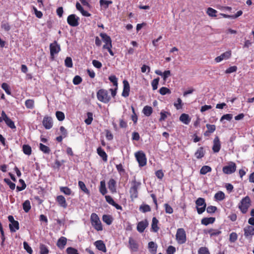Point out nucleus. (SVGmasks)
<instances>
[{"mask_svg":"<svg viewBox=\"0 0 254 254\" xmlns=\"http://www.w3.org/2000/svg\"><path fill=\"white\" fill-rule=\"evenodd\" d=\"M90 222L93 227L97 231L103 230V226L98 215L92 213L90 216Z\"/></svg>","mask_w":254,"mask_h":254,"instance_id":"obj_1","label":"nucleus"},{"mask_svg":"<svg viewBox=\"0 0 254 254\" xmlns=\"http://www.w3.org/2000/svg\"><path fill=\"white\" fill-rule=\"evenodd\" d=\"M251 205V200L249 196L243 198L239 204L238 207L243 214H246Z\"/></svg>","mask_w":254,"mask_h":254,"instance_id":"obj_2","label":"nucleus"},{"mask_svg":"<svg viewBox=\"0 0 254 254\" xmlns=\"http://www.w3.org/2000/svg\"><path fill=\"white\" fill-rule=\"evenodd\" d=\"M141 185V183L134 180L132 181L131 187L129 190V193L131 200L138 197V189Z\"/></svg>","mask_w":254,"mask_h":254,"instance_id":"obj_3","label":"nucleus"},{"mask_svg":"<svg viewBox=\"0 0 254 254\" xmlns=\"http://www.w3.org/2000/svg\"><path fill=\"white\" fill-rule=\"evenodd\" d=\"M176 239L177 243L180 245L185 244L186 242V233L184 229L179 228L177 229L176 234Z\"/></svg>","mask_w":254,"mask_h":254,"instance_id":"obj_4","label":"nucleus"},{"mask_svg":"<svg viewBox=\"0 0 254 254\" xmlns=\"http://www.w3.org/2000/svg\"><path fill=\"white\" fill-rule=\"evenodd\" d=\"M97 99L101 102L107 103L110 99V96L109 95L108 91L105 89H100L97 93Z\"/></svg>","mask_w":254,"mask_h":254,"instance_id":"obj_5","label":"nucleus"},{"mask_svg":"<svg viewBox=\"0 0 254 254\" xmlns=\"http://www.w3.org/2000/svg\"><path fill=\"white\" fill-rule=\"evenodd\" d=\"M50 57L52 60H54L55 55L58 54L61 51L60 44L56 41L50 45Z\"/></svg>","mask_w":254,"mask_h":254,"instance_id":"obj_6","label":"nucleus"},{"mask_svg":"<svg viewBox=\"0 0 254 254\" xmlns=\"http://www.w3.org/2000/svg\"><path fill=\"white\" fill-rule=\"evenodd\" d=\"M196 209L199 214H202L206 209V204L205 199L202 197L198 198L195 201Z\"/></svg>","mask_w":254,"mask_h":254,"instance_id":"obj_7","label":"nucleus"},{"mask_svg":"<svg viewBox=\"0 0 254 254\" xmlns=\"http://www.w3.org/2000/svg\"><path fill=\"white\" fill-rule=\"evenodd\" d=\"M236 164L233 162H230L228 164L222 168L223 172L225 174H231L236 170Z\"/></svg>","mask_w":254,"mask_h":254,"instance_id":"obj_8","label":"nucleus"},{"mask_svg":"<svg viewBox=\"0 0 254 254\" xmlns=\"http://www.w3.org/2000/svg\"><path fill=\"white\" fill-rule=\"evenodd\" d=\"M79 18L74 14L69 15L67 18V23L72 27L77 26L79 24Z\"/></svg>","mask_w":254,"mask_h":254,"instance_id":"obj_9","label":"nucleus"},{"mask_svg":"<svg viewBox=\"0 0 254 254\" xmlns=\"http://www.w3.org/2000/svg\"><path fill=\"white\" fill-rule=\"evenodd\" d=\"M100 36L101 37L103 41L105 43V44L103 47V49H105L112 46V40L109 36L107 35L106 33H101L100 34Z\"/></svg>","mask_w":254,"mask_h":254,"instance_id":"obj_10","label":"nucleus"},{"mask_svg":"<svg viewBox=\"0 0 254 254\" xmlns=\"http://www.w3.org/2000/svg\"><path fill=\"white\" fill-rule=\"evenodd\" d=\"M244 236L246 238L252 239L254 236V227L252 226L248 225L244 228Z\"/></svg>","mask_w":254,"mask_h":254,"instance_id":"obj_11","label":"nucleus"},{"mask_svg":"<svg viewBox=\"0 0 254 254\" xmlns=\"http://www.w3.org/2000/svg\"><path fill=\"white\" fill-rule=\"evenodd\" d=\"M42 124L44 127L47 129L51 128L53 125L52 118L49 116H45L44 117Z\"/></svg>","mask_w":254,"mask_h":254,"instance_id":"obj_12","label":"nucleus"},{"mask_svg":"<svg viewBox=\"0 0 254 254\" xmlns=\"http://www.w3.org/2000/svg\"><path fill=\"white\" fill-rule=\"evenodd\" d=\"M148 226V222L147 219H144L137 223L136 229L139 233H142Z\"/></svg>","mask_w":254,"mask_h":254,"instance_id":"obj_13","label":"nucleus"},{"mask_svg":"<svg viewBox=\"0 0 254 254\" xmlns=\"http://www.w3.org/2000/svg\"><path fill=\"white\" fill-rule=\"evenodd\" d=\"M231 56V51H228L222 54L220 56L217 57L215 59L216 63H220L223 60L229 59Z\"/></svg>","mask_w":254,"mask_h":254,"instance_id":"obj_14","label":"nucleus"},{"mask_svg":"<svg viewBox=\"0 0 254 254\" xmlns=\"http://www.w3.org/2000/svg\"><path fill=\"white\" fill-rule=\"evenodd\" d=\"M129 248L132 252H137L138 250V245L136 240L131 237L129 238L128 240Z\"/></svg>","mask_w":254,"mask_h":254,"instance_id":"obj_15","label":"nucleus"},{"mask_svg":"<svg viewBox=\"0 0 254 254\" xmlns=\"http://www.w3.org/2000/svg\"><path fill=\"white\" fill-rule=\"evenodd\" d=\"M56 200L59 205L60 206L63 207L64 208H66L67 207V204L66 203L65 197L63 195H60L57 196Z\"/></svg>","mask_w":254,"mask_h":254,"instance_id":"obj_16","label":"nucleus"},{"mask_svg":"<svg viewBox=\"0 0 254 254\" xmlns=\"http://www.w3.org/2000/svg\"><path fill=\"white\" fill-rule=\"evenodd\" d=\"M221 148V144L219 138L218 136H216L213 140V144L212 150L214 152H218Z\"/></svg>","mask_w":254,"mask_h":254,"instance_id":"obj_17","label":"nucleus"},{"mask_svg":"<svg viewBox=\"0 0 254 254\" xmlns=\"http://www.w3.org/2000/svg\"><path fill=\"white\" fill-rule=\"evenodd\" d=\"M123 84L124 89L122 95L123 97H127L129 95V92L130 91L129 84L127 80H124Z\"/></svg>","mask_w":254,"mask_h":254,"instance_id":"obj_18","label":"nucleus"},{"mask_svg":"<svg viewBox=\"0 0 254 254\" xmlns=\"http://www.w3.org/2000/svg\"><path fill=\"white\" fill-rule=\"evenodd\" d=\"M96 248L99 251L104 253L107 252V249L105 244L102 240H98L94 243Z\"/></svg>","mask_w":254,"mask_h":254,"instance_id":"obj_19","label":"nucleus"},{"mask_svg":"<svg viewBox=\"0 0 254 254\" xmlns=\"http://www.w3.org/2000/svg\"><path fill=\"white\" fill-rule=\"evenodd\" d=\"M158 220L155 217H153L151 223V231L155 233L158 231L159 230V227L158 226Z\"/></svg>","mask_w":254,"mask_h":254,"instance_id":"obj_20","label":"nucleus"},{"mask_svg":"<svg viewBox=\"0 0 254 254\" xmlns=\"http://www.w3.org/2000/svg\"><path fill=\"white\" fill-rule=\"evenodd\" d=\"M179 120L185 125H189L191 121L189 115L185 113H183L180 116Z\"/></svg>","mask_w":254,"mask_h":254,"instance_id":"obj_21","label":"nucleus"},{"mask_svg":"<svg viewBox=\"0 0 254 254\" xmlns=\"http://www.w3.org/2000/svg\"><path fill=\"white\" fill-rule=\"evenodd\" d=\"M67 239L64 237H61L57 241V245L60 249H63L66 244Z\"/></svg>","mask_w":254,"mask_h":254,"instance_id":"obj_22","label":"nucleus"},{"mask_svg":"<svg viewBox=\"0 0 254 254\" xmlns=\"http://www.w3.org/2000/svg\"><path fill=\"white\" fill-rule=\"evenodd\" d=\"M9 228L11 232H15L19 229V223L17 221L15 220L9 224Z\"/></svg>","mask_w":254,"mask_h":254,"instance_id":"obj_23","label":"nucleus"},{"mask_svg":"<svg viewBox=\"0 0 254 254\" xmlns=\"http://www.w3.org/2000/svg\"><path fill=\"white\" fill-rule=\"evenodd\" d=\"M108 188L113 192H116V182L113 179H111L108 182Z\"/></svg>","mask_w":254,"mask_h":254,"instance_id":"obj_24","label":"nucleus"},{"mask_svg":"<svg viewBox=\"0 0 254 254\" xmlns=\"http://www.w3.org/2000/svg\"><path fill=\"white\" fill-rule=\"evenodd\" d=\"M215 221V217H204L201 220V223L207 226L210 224H213Z\"/></svg>","mask_w":254,"mask_h":254,"instance_id":"obj_25","label":"nucleus"},{"mask_svg":"<svg viewBox=\"0 0 254 254\" xmlns=\"http://www.w3.org/2000/svg\"><path fill=\"white\" fill-rule=\"evenodd\" d=\"M76 8L81 13L83 16L89 17L91 15V14L88 11L84 10L81 4L78 2L76 3Z\"/></svg>","mask_w":254,"mask_h":254,"instance_id":"obj_26","label":"nucleus"},{"mask_svg":"<svg viewBox=\"0 0 254 254\" xmlns=\"http://www.w3.org/2000/svg\"><path fill=\"white\" fill-rule=\"evenodd\" d=\"M99 3L101 8L105 10L108 8L110 4L113 3V1L108 0H100Z\"/></svg>","mask_w":254,"mask_h":254,"instance_id":"obj_27","label":"nucleus"},{"mask_svg":"<svg viewBox=\"0 0 254 254\" xmlns=\"http://www.w3.org/2000/svg\"><path fill=\"white\" fill-rule=\"evenodd\" d=\"M78 187L80 189L86 194H90L89 190L86 188L84 183L81 181H78Z\"/></svg>","mask_w":254,"mask_h":254,"instance_id":"obj_28","label":"nucleus"},{"mask_svg":"<svg viewBox=\"0 0 254 254\" xmlns=\"http://www.w3.org/2000/svg\"><path fill=\"white\" fill-rule=\"evenodd\" d=\"M99 191L103 195H105L107 193V190L106 187V183L105 181H101L100 182Z\"/></svg>","mask_w":254,"mask_h":254,"instance_id":"obj_29","label":"nucleus"},{"mask_svg":"<svg viewBox=\"0 0 254 254\" xmlns=\"http://www.w3.org/2000/svg\"><path fill=\"white\" fill-rule=\"evenodd\" d=\"M153 110L151 107L149 106H145L142 110L143 113L147 117L150 116L152 113Z\"/></svg>","mask_w":254,"mask_h":254,"instance_id":"obj_30","label":"nucleus"},{"mask_svg":"<svg viewBox=\"0 0 254 254\" xmlns=\"http://www.w3.org/2000/svg\"><path fill=\"white\" fill-rule=\"evenodd\" d=\"M183 103L182 99L180 98H178L176 101V102H174V106L175 108L179 110L182 109L183 107Z\"/></svg>","mask_w":254,"mask_h":254,"instance_id":"obj_31","label":"nucleus"},{"mask_svg":"<svg viewBox=\"0 0 254 254\" xmlns=\"http://www.w3.org/2000/svg\"><path fill=\"white\" fill-rule=\"evenodd\" d=\"M225 193L223 192L219 191L215 193L214 198L216 200L221 201L225 198Z\"/></svg>","mask_w":254,"mask_h":254,"instance_id":"obj_32","label":"nucleus"},{"mask_svg":"<svg viewBox=\"0 0 254 254\" xmlns=\"http://www.w3.org/2000/svg\"><path fill=\"white\" fill-rule=\"evenodd\" d=\"M23 209L25 212H28L30 210L31 207L30 202L29 200H25L22 204Z\"/></svg>","mask_w":254,"mask_h":254,"instance_id":"obj_33","label":"nucleus"},{"mask_svg":"<svg viewBox=\"0 0 254 254\" xmlns=\"http://www.w3.org/2000/svg\"><path fill=\"white\" fill-rule=\"evenodd\" d=\"M25 105L27 109H33L34 108V101L33 99H27L25 101Z\"/></svg>","mask_w":254,"mask_h":254,"instance_id":"obj_34","label":"nucleus"},{"mask_svg":"<svg viewBox=\"0 0 254 254\" xmlns=\"http://www.w3.org/2000/svg\"><path fill=\"white\" fill-rule=\"evenodd\" d=\"M102 220L103 222L109 225H111L113 221L112 217L109 215H104L102 217Z\"/></svg>","mask_w":254,"mask_h":254,"instance_id":"obj_35","label":"nucleus"},{"mask_svg":"<svg viewBox=\"0 0 254 254\" xmlns=\"http://www.w3.org/2000/svg\"><path fill=\"white\" fill-rule=\"evenodd\" d=\"M207 233H208L210 237L218 236L221 234V231L219 230L210 229L207 230Z\"/></svg>","mask_w":254,"mask_h":254,"instance_id":"obj_36","label":"nucleus"},{"mask_svg":"<svg viewBox=\"0 0 254 254\" xmlns=\"http://www.w3.org/2000/svg\"><path fill=\"white\" fill-rule=\"evenodd\" d=\"M60 190L61 192L67 195H70L72 192L71 189L67 187H61Z\"/></svg>","mask_w":254,"mask_h":254,"instance_id":"obj_37","label":"nucleus"},{"mask_svg":"<svg viewBox=\"0 0 254 254\" xmlns=\"http://www.w3.org/2000/svg\"><path fill=\"white\" fill-rule=\"evenodd\" d=\"M212 169L211 168L208 166H203L202 167L200 170V174L202 175H205L208 172H210Z\"/></svg>","mask_w":254,"mask_h":254,"instance_id":"obj_38","label":"nucleus"},{"mask_svg":"<svg viewBox=\"0 0 254 254\" xmlns=\"http://www.w3.org/2000/svg\"><path fill=\"white\" fill-rule=\"evenodd\" d=\"M148 248L151 249L150 252L152 254L156 253L157 246L153 242H150L148 243Z\"/></svg>","mask_w":254,"mask_h":254,"instance_id":"obj_39","label":"nucleus"},{"mask_svg":"<svg viewBox=\"0 0 254 254\" xmlns=\"http://www.w3.org/2000/svg\"><path fill=\"white\" fill-rule=\"evenodd\" d=\"M4 121L6 125L11 129H15L16 128L14 122L9 118H6Z\"/></svg>","mask_w":254,"mask_h":254,"instance_id":"obj_40","label":"nucleus"},{"mask_svg":"<svg viewBox=\"0 0 254 254\" xmlns=\"http://www.w3.org/2000/svg\"><path fill=\"white\" fill-rule=\"evenodd\" d=\"M204 152L203 148L201 147L199 148L195 153V157L197 158H201L203 157Z\"/></svg>","mask_w":254,"mask_h":254,"instance_id":"obj_41","label":"nucleus"},{"mask_svg":"<svg viewBox=\"0 0 254 254\" xmlns=\"http://www.w3.org/2000/svg\"><path fill=\"white\" fill-rule=\"evenodd\" d=\"M39 248L40 254H48L49 253V249L46 245L40 244Z\"/></svg>","mask_w":254,"mask_h":254,"instance_id":"obj_42","label":"nucleus"},{"mask_svg":"<svg viewBox=\"0 0 254 254\" xmlns=\"http://www.w3.org/2000/svg\"><path fill=\"white\" fill-rule=\"evenodd\" d=\"M206 13L209 16L216 17L217 11L211 7H208L207 9Z\"/></svg>","mask_w":254,"mask_h":254,"instance_id":"obj_43","label":"nucleus"},{"mask_svg":"<svg viewBox=\"0 0 254 254\" xmlns=\"http://www.w3.org/2000/svg\"><path fill=\"white\" fill-rule=\"evenodd\" d=\"M159 93L162 95H165L166 94H170L171 93V90L166 87H162L159 89Z\"/></svg>","mask_w":254,"mask_h":254,"instance_id":"obj_44","label":"nucleus"},{"mask_svg":"<svg viewBox=\"0 0 254 254\" xmlns=\"http://www.w3.org/2000/svg\"><path fill=\"white\" fill-rule=\"evenodd\" d=\"M139 210L143 213L149 212L151 211V208L148 204L141 205L139 207Z\"/></svg>","mask_w":254,"mask_h":254,"instance_id":"obj_45","label":"nucleus"},{"mask_svg":"<svg viewBox=\"0 0 254 254\" xmlns=\"http://www.w3.org/2000/svg\"><path fill=\"white\" fill-rule=\"evenodd\" d=\"M87 118L85 120L84 122L87 125H89L93 121V114L91 112H88L87 113Z\"/></svg>","mask_w":254,"mask_h":254,"instance_id":"obj_46","label":"nucleus"},{"mask_svg":"<svg viewBox=\"0 0 254 254\" xmlns=\"http://www.w3.org/2000/svg\"><path fill=\"white\" fill-rule=\"evenodd\" d=\"M22 150L25 154L30 155L31 153V148L29 145H23Z\"/></svg>","mask_w":254,"mask_h":254,"instance_id":"obj_47","label":"nucleus"},{"mask_svg":"<svg viewBox=\"0 0 254 254\" xmlns=\"http://www.w3.org/2000/svg\"><path fill=\"white\" fill-rule=\"evenodd\" d=\"M1 88L8 95H11V90L9 86L6 83H3L1 84Z\"/></svg>","mask_w":254,"mask_h":254,"instance_id":"obj_48","label":"nucleus"},{"mask_svg":"<svg viewBox=\"0 0 254 254\" xmlns=\"http://www.w3.org/2000/svg\"><path fill=\"white\" fill-rule=\"evenodd\" d=\"M97 153L98 155L102 158V159H106L107 154L104 150L102 149L101 147H98L97 148Z\"/></svg>","mask_w":254,"mask_h":254,"instance_id":"obj_49","label":"nucleus"},{"mask_svg":"<svg viewBox=\"0 0 254 254\" xmlns=\"http://www.w3.org/2000/svg\"><path fill=\"white\" fill-rule=\"evenodd\" d=\"M39 147L40 149L45 153H49L50 152L49 147L42 143H40Z\"/></svg>","mask_w":254,"mask_h":254,"instance_id":"obj_50","label":"nucleus"},{"mask_svg":"<svg viewBox=\"0 0 254 254\" xmlns=\"http://www.w3.org/2000/svg\"><path fill=\"white\" fill-rule=\"evenodd\" d=\"M238 239V235L236 232H232L229 236V241L231 243L235 242Z\"/></svg>","mask_w":254,"mask_h":254,"instance_id":"obj_51","label":"nucleus"},{"mask_svg":"<svg viewBox=\"0 0 254 254\" xmlns=\"http://www.w3.org/2000/svg\"><path fill=\"white\" fill-rule=\"evenodd\" d=\"M136 159H146L145 153L142 151H139L135 153Z\"/></svg>","mask_w":254,"mask_h":254,"instance_id":"obj_52","label":"nucleus"},{"mask_svg":"<svg viewBox=\"0 0 254 254\" xmlns=\"http://www.w3.org/2000/svg\"><path fill=\"white\" fill-rule=\"evenodd\" d=\"M65 65L67 67H72L73 63L72 59L70 57H66L64 61Z\"/></svg>","mask_w":254,"mask_h":254,"instance_id":"obj_53","label":"nucleus"},{"mask_svg":"<svg viewBox=\"0 0 254 254\" xmlns=\"http://www.w3.org/2000/svg\"><path fill=\"white\" fill-rule=\"evenodd\" d=\"M159 80L160 78L157 77L152 81L151 85L153 90H156L157 89Z\"/></svg>","mask_w":254,"mask_h":254,"instance_id":"obj_54","label":"nucleus"},{"mask_svg":"<svg viewBox=\"0 0 254 254\" xmlns=\"http://www.w3.org/2000/svg\"><path fill=\"white\" fill-rule=\"evenodd\" d=\"M56 116L57 119L60 121H62L64 119L65 116L63 112L61 111H57Z\"/></svg>","mask_w":254,"mask_h":254,"instance_id":"obj_55","label":"nucleus"},{"mask_svg":"<svg viewBox=\"0 0 254 254\" xmlns=\"http://www.w3.org/2000/svg\"><path fill=\"white\" fill-rule=\"evenodd\" d=\"M23 247L24 249L26 251V252L29 254H32L33 250L31 247L28 245V243L26 242H23Z\"/></svg>","mask_w":254,"mask_h":254,"instance_id":"obj_56","label":"nucleus"},{"mask_svg":"<svg viewBox=\"0 0 254 254\" xmlns=\"http://www.w3.org/2000/svg\"><path fill=\"white\" fill-rule=\"evenodd\" d=\"M4 182L6 183L7 185L9 186L10 189L13 190L15 188V184L12 183L9 179L5 178L4 179Z\"/></svg>","mask_w":254,"mask_h":254,"instance_id":"obj_57","label":"nucleus"},{"mask_svg":"<svg viewBox=\"0 0 254 254\" xmlns=\"http://www.w3.org/2000/svg\"><path fill=\"white\" fill-rule=\"evenodd\" d=\"M167 115H170V113H169V112L164 111H162L160 112V116H161V117H160V118L159 119V121L160 122L163 121H165V119L167 117Z\"/></svg>","mask_w":254,"mask_h":254,"instance_id":"obj_58","label":"nucleus"},{"mask_svg":"<svg viewBox=\"0 0 254 254\" xmlns=\"http://www.w3.org/2000/svg\"><path fill=\"white\" fill-rule=\"evenodd\" d=\"M67 254H79L78 251L72 247H68L66 249Z\"/></svg>","mask_w":254,"mask_h":254,"instance_id":"obj_59","label":"nucleus"},{"mask_svg":"<svg viewBox=\"0 0 254 254\" xmlns=\"http://www.w3.org/2000/svg\"><path fill=\"white\" fill-rule=\"evenodd\" d=\"M198 254H210L206 247H200L198 251Z\"/></svg>","mask_w":254,"mask_h":254,"instance_id":"obj_60","label":"nucleus"},{"mask_svg":"<svg viewBox=\"0 0 254 254\" xmlns=\"http://www.w3.org/2000/svg\"><path fill=\"white\" fill-rule=\"evenodd\" d=\"M217 207L215 206H208L205 209L207 213L211 214L214 213L217 210Z\"/></svg>","mask_w":254,"mask_h":254,"instance_id":"obj_61","label":"nucleus"},{"mask_svg":"<svg viewBox=\"0 0 254 254\" xmlns=\"http://www.w3.org/2000/svg\"><path fill=\"white\" fill-rule=\"evenodd\" d=\"M82 82V78L79 75L74 76L73 79V83L74 85H78Z\"/></svg>","mask_w":254,"mask_h":254,"instance_id":"obj_62","label":"nucleus"},{"mask_svg":"<svg viewBox=\"0 0 254 254\" xmlns=\"http://www.w3.org/2000/svg\"><path fill=\"white\" fill-rule=\"evenodd\" d=\"M164 207L165 209V212L168 214H172L173 212V209L172 207L168 203L164 204Z\"/></svg>","mask_w":254,"mask_h":254,"instance_id":"obj_63","label":"nucleus"},{"mask_svg":"<svg viewBox=\"0 0 254 254\" xmlns=\"http://www.w3.org/2000/svg\"><path fill=\"white\" fill-rule=\"evenodd\" d=\"M176 252V248L173 246H169L167 250V254H174Z\"/></svg>","mask_w":254,"mask_h":254,"instance_id":"obj_64","label":"nucleus"}]
</instances>
